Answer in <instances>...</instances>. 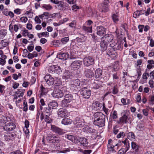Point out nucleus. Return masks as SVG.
<instances>
[{
    "mask_svg": "<svg viewBox=\"0 0 154 154\" xmlns=\"http://www.w3.org/2000/svg\"><path fill=\"white\" fill-rule=\"evenodd\" d=\"M106 116L101 112H97L93 116V124L99 127L105 125Z\"/></svg>",
    "mask_w": 154,
    "mask_h": 154,
    "instance_id": "1",
    "label": "nucleus"
},
{
    "mask_svg": "<svg viewBox=\"0 0 154 154\" xmlns=\"http://www.w3.org/2000/svg\"><path fill=\"white\" fill-rule=\"evenodd\" d=\"M130 112L128 110H125L121 113L122 116L119 119V123L123 125L128 123L130 118L129 117Z\"/></svg>",
    "mask_w": 154,
    "mask_h": 154,
    "instance_id": "2",
    "label": "nucleus"
},
{
    "mask_svg": "<svg viewBox=\"0 0 154 154\" xmlns=\"http://www.w3.org/2000/svg\"><path fill=\"white\" fill-rule=\"evenodd\" d=\"M80 81L78 79L71 80L70 87L72 89L75 91H78L80 88Z\"/></svg>",
    "mask_w": 154,
    "mask_h": 154,
    "instance_id": "3",
    "label": "nucleus"
},
{
    "mask_svg": "<svg viewBox=\"0 0 154 154\" xmlns=\"http://www.w3.org/2000/svg\"><path fill=\"white\" fill-rule=\"evenodd\" d=\"M60 139L58 137L54 136L51 134H48L46 137L47 142L49 143H54L60 142Z\"/></svg>",
    "mask_w": 154,
    "mask_h": 154,
    "instance_id": "4",
    "label": "nucleus"
},
{
    "mask_svg": "<svg viewBox=\"0 0 154 154\" xmlns=\"http://www.w3.org/2000/svg\"><path fill=\"white\" fill-rule=\"evenodd\" d=\"M83 62L85 66L88 67L94 64V58L91 56L86 57L83 59Z\"/></svg>",
    "mask_w": 154,
    "mask_h": 154,
    "instance_id": "5",
    "label": "nucleus"
},
{
    "mask_svg": "<svg viewBox=\"0 0 154 154\" xmlns=\"http://www.w3.org/2000/svg\"><path fill=\"white\" fill-rule=\"evenodd\" d=\"M109 0L105 1L99 5L100 10L102 12H107L109 10Z\"/></svg>",
    "mask_w": 154,
    "mask_h": 154,
    "instance_id": "6",
    "label": "nucleus"
},
{
    "mask_svg": "<svg viewBox=\"0 0 154 154\" xmlns=\"http://www.w3.org/2000/svg\"><path fill=\"white\" fill-rule=\"evenodd\" d=\"M64 88H66V87H63L62 88V90L59 89H55L52 93V95L54 98H60L62 97L64 95L63 91Z\"/></svg>",
    "mask_w": 154,
    "mask_h": 154,
    "instance_id": "7",
    "label": "nucleus"
},
{
    "mask_svg": "<svg viewBox=\"0 0 154 154\" xmlns=\"http://www.w3.org/2000/svg\"><path fill=\"white\" fill-rule=\"evenodd\" d=\"M122 142L124 144L125 146L119 151L118 154H125L130 147L129 143L127 141L126 139L122 141Z\"/></svg>",
    "mask_w": 154,
    "mask_h": 154,
    "instance_id": "8",
    "label": "nucleus"
},
{
    "mask_svg": "<svg viewBox=\"0 0 154 154\" xmlns=\"http://www.w3.org/2000/svg\"><path fill=\"white\" fill-rule=\"evenodd\" d=\"M80 94L83 98L88 99L91 96V92L90 90L85 87L82 89V90L80 91Z\"/></svg>",
    "mask_w": 154,
    "mask_h": 154,
    "instance_id": "9",
    "label": "nucleus"
},
{
    "mask_svg": "<svg viewBox=\"0 0 154 154\" xmlns=\"http://www.w3.org/2000/svg\"><path fill=\"white\" fill-rule=\"evenodd\" d=\"M57 115L59 118L62 119L67 117L68 113L67 110L65 109L60 108L58 110Z\"/></svg>",
    "mask_w": 154,
    "mask_h": 154,
    "instance_id": "10",
    "label": "nucleus"
},
{
    "mask_svg": "<svg viewBox=\"0 0 154 154\" xmlns=\"http://www.w3.org/2000/svg\"><path fill=\"white\" fill-rule=\"evenodd\" d=\"M82 61L81 60H75L72 62L70 66L73 69H79L82 64Z\"/></svg>",
    "mask_w": 154,
    "mask_h": 154,
    "instance_id": "11",
    "label": "nucleus"
},
{
    "mask_svg": "<svg viewBox=\"0 0 154 154\" xmlns=\"http://www.w3.org/2000/svg\"><path fill=\"white\" fill-rule=\"evenodd\" d=\"M47 83L49 85H53L54 83V79L49 74H47L44 77Z\"/></svg>",
    "mask_w": 154,
    "mask_h": 154,
    "instance_id": "12",
    "label": "nucleus"
},
{
    "mask_svg": "<svg viewBox=\"0 0 154 154\" xmlns=\"http://www.w3.org/2000/svg\"><path fill=\"white\" fill-rule=\"evenodd\" d=\"M16 127V125L13 122H9L6 124L4 126L3 128L5 130L10 131L12 130Z\"/></svg>",
    "mask_w": 154,
    "mask_h": 154,
    "instance_id": "13",
    "label": "nucleus"
},
{
    "mask_svg": "<svg viewBox=\"0 0 154 154\" xmlns=\"http://www.w3.org/2000/svg\"><path fill=\"white\" fill-rule=\"evenodd\" d=\"M84 121L82 119L77 117L75 119L74 122L77 127H81L84 125Z\"/></svg>",
    "mask_w": 154,
    "mask_h": 154,
    "instance_id": "14",
    "label": "nucleus"
},
{
    "mask_svg": "<svg viewBox=\"0 0 154 154\" xmlns=\"http://www.w3.org/2000/svg\"><path fill=\"white\" fill-rule=\"evenodd\" d=\"M97 34L100 36H102L106 32V28L102 26H97Z\"/></svg>",
    "mask_w": 154,
    "mask_h": 154,
    "instance_id": "15",
    "label": "nucleus"
},
{
    "mask_svg": "<svg viewBox=\"0 0 154 154\" xmlns=\"http://www.w3.org/2000/svg\"><path fill=\"white\" fill-rule=\"evenodd\" d=\"M114 36L112 34H107L105 36L101 38V40L105 41L107 42H111L113 40Z\"/></svg>",
    "mask_w": 154,
    "mask_h": 154,
    "instance_id": "16",
    "label": "nucleus"
},
{
    "mask_svg": "<svg viewBox=\"0 0 154 154\" xmlns=\"http://www.w3.org/2000/svg\"><path fill=\"white\" fill-rule=\"evenodd\" d=\"M113 141L111 139H109L108 141V144L107 145L108 149L109 151H112V152H116L115 150L114 147L115 146L113 145Z\"/></svg>",
    "mask_w": 154,
    "mask_h": 154,
    "instance_id": "17",
    "label": "nucleus"
},
{
    "mask_svg": "<svg viewBox=\"0 0 154 154\" xmlns=\"http://www.w3.org/2000/svg\"><path fill=\"white\" fill-rule=\"evenodd\" d=\"M51 129L55 133L58 134L60 135H62L64 133L63 130L57 127L54 125H51Z\"/></svg>",
    "mask_w": 154,
    "mask_h": 154,
    "instance_id": "18",
    "label": "nucleus"
},
{
    "mask_svg": "<svg viewBox=\"0 0 154 154\" xmlns=\"http://www.w3.org/2000/svg\"><path fill=\"white\" fill-rule=\"evenodd\" d=\"M84 73L85 76L87 78H91L94 76V73L93 70L91 69H87L84 71Z\"/></svg>",
    "mask_w": 154,
    "mask_h": 154,
    "instance_id": "19",
    "label": "nucleus"
},
{
    "mask_svg": "<svg viewBox=\"0 0 154 154\" xmlns=\"http://www.w3.org/2000/svg\"><path fill=\"white\" fill-rule=\"evenodd\" d=\"M66 137L69 140H71L74 143H76L78 142V140L77 138L73 135L70 134H67L66 136Z\"/></svg>",
    "mask_w": 154,
    "mask_h": 154,
    "instance_id": "20",
    "label": "nucleus"
},
{
    "mask_svg": "<svg viewBox=\"0 0 154 154\" xmlns=\"http://www.w3.org/2000/svg\"><path fill=\"white\" fill-rule=\"evenodd\" d=\"M102 71L100 69H97L95 73V77L97 79H99L102 78Z\"/></svg>",
    "mask_w": 154,
    "mask_h": 154,
    "instance_id": "21",
    "label": "nucleus"
},
{
    "mask_svg": "<svg viewBox=\"0 0 154 154\" xmlns=\"http://www.w3.org/2000/svg\"><path fill=\"white\" fill-rule=\"evenodd\" d=\"M72 77V73L69 71H65L63 74V79H71Z\"/></svg>",
    "mask_w": 154,
    "mask_h": 154,
    "instance_id": "22",
    "label": "nucleus"
},
{
    "mask_svg": "<svg viewBox=\"0 0 154 154\" xmlns=\"http://www.w3.org/2000/svg\"><path fill=\"white\" fill-rule=\"evenodd\" d=\"M69 57V54L66 53H63L59 54L57 55V57L60 59L65 60L67 59Z\"/></svg>",
    "mask_w": 154,
    "mask_h": 154,
    "instance_id": "23",
    "label": "nucleus"
},
{
    "mask_svg": "<svg viewBox=\"0 0 154 154\" xmlns=\"http://www.w3.org/2000/svg\"><path fill=\"white\" fill-rule=\"evenodd\" d=\"M78 140V142L79 141L81 144H82L83 146H87L88 142L86 139L84 137H80Z\"/></svg>",
    "mask_w": 154,
    "mask_h": 154,
    "instance_id": "24",
    "label": "nucleus"
},
{
    "mask_svg": "<svg viewBox=\"0 0 154 154\" xmlns=\"http://www.w3.org/2000/svg\"><path fill=\"white\" fill-rule=\"evenodd\" d=\"M100 42V47L102 51H104L106 49L107 47V42L105 41L101 40Z\"/></svg>",
    "mask_w": 154,
    "mask_h": 154,
    "instance_id": "25",
    "label": "nucleus"
},
{
    "mask_svg": "<svg viewBox=\"0 0 154 154\" xmlns=\"http://www.w3.org/2000/svg\"><path fill=\"white\" fill-rule=\"evenodd\" d=\"M66 101L69 102H71L72 101L73 99L72 95L70 94H65L64 96V99Z\"/></svg>",
    "mask_w": 154,
    "mask_h": 154,
    "instance_id": "26",
    "label": "nucleus"
},
{
    "mask_svg": "<svg viewBox=\"0 0 154 154\" xmlns=\"http://www.w3.org/2000/svg\"><path fill=\"white\" fill-rule=\"evenodd\" d=\"M132 148L135 150V153H138L139 150V146L136 143L134 142H131Z\"/></svg>",
    "mask_w": 154,
    "mask_h": 154,
    "instance_id": "27",
    "label": "nucleus"
},
{
    "mask_svg": "<svg viewBox=\"0 0 154 154\" xmlns=\"http://www.w3.org/2000/svg\"><path fill=\"white\" fill-rule=\"evenodd\" d=\"M40 88L41 90V93L40 94V97H41V95L46 94L48 92V89L47 88H45L42 85H41Z\"/></svg>",
    "mask_w": 154,
    "mask_h": 154,
    "instance_id": "28",
    "label": "nucleus"
},
{
    "mask_svg": "<svg viewBox=\"0 0 154 154\" xmlns=\"http://www.w3.org/2000/svg\"><path fill=\"white\" fill-rule=\"evenodd\" d=\"M48 106L51 108L54 109L58 106V104L56 101H53L50 103Z\"/></svg>",
    "mask_w": 154,
    "mask_h": 154,
    "instance_id": "29",
    "label": "nucleus"
},
{
    "mask_svg": "<svg viewBox=\"0 0 154 154\" xmlns=\"http://www.w3.org/2000/svg\"><path fill=\"white\" fill-rule=\"evenodd\" d=\"M119 16L118 13H116V14H113L112 16V17L113 22L115 23H116L119 20Z\"/></svg>",
    "mask_w": 154,
    "mask_h": 154,
    "instance_id": "30",
    "label": "nucleus"
},
{
    "mask_svg": "<svg viewBox=\"0 0 154 154\" xmlns=\"http://www.w3.org/2000/svg\"><path fill=\"white\" fill-rule=\"evenodd\" d=\"M104 103H101L100 102L96 101L95 103V106L97 110H100L103 107Z\"/></svg>",
    "mask_w": 154,
    "mask_h": 154,
    "instance_id": "31",
    "label": "nucleus"
},
{
    "mask_svg": "<svg viewBox=\"0 0 154 154\" xmlns=\"http://www.w3.org/2000/svg\"><path fill=\"white\" fill-rule=\"evenodd\" d=\"M70 103L68 101H66L64 99L62 101V106L63 107H70V105L69 104Z\"/></svg>",
    "mask_w": 154,
    "mask_h": 154,
    "instance_id": "32",
    "label": "nucleus"
},
{
    "mask_svg": "<svg viewBox=\"0 0 154 154\" xmlns=\"http://www.w3.org/2000/svg\"><path fill=\"white\" fill-rule=\"evenodd\" d=\"M72 120L69 119L65 118L63 119L62 121V123L64 125H68L71 124Z\"/></svg>",
    "mask_w": 154,
    "mask_h": 154,
    "instance_id": "33",
    "label": "nucleus"
},
{
    "mask_svg": "<svg viewBox=\"0 0 154 154\" xmlns=\"http://www.w3.org/2000/svg\"><path fill=\"white\" fill-rule=\"evenodd\" d=\"M86 131L87 133H90L92 134L97 133V131L96 130L93 129L90 127L88 128L86 130Z\"/></svg>",
    "mask_w": 154,
    "mask_h": 154,
    "instance_id": "34",
    "label": "nucleus"
},
{
    "mask_svg": "<svg viewBox=\"0 0 154 154\" xmlns=\"http://www.w3.org/2000/svg\"><path fill=\"white\" fill-rule=\"evenodd\" d=\"M7 31L6 29H1L0 30V39L3 38L6 35Z\"/></svg>",
    "mask_w": 154,
    "mask_h": 154,
    "instance_id": "35",
    "label": "nucleus"
},
{
    "mask_svg": "<svg viewBox=\"0 0 154 154\" xmlns=\"http://www.w3.org/2000/svg\"><path fill=\"white\" fill-rule=\"evenodd\" d=\"M86 39L84 35H82L81 36L79 37H77L76 38V40L78 42H84Z\"/></svg>",
    "mask_w": 154,
    "mask_h": 154,
    "instance_id": "36",
    "label": "nucleus"
},
{
    "mask_svg": "<svg viewBox=\"0 0 154 154\" xmlns=\"http://www.w3.org/2000/svg\"><path fill=\"white\" fill-rule=\"evenodd\" d=\"M92 26H83L82 27L83 29L86 32H91L92 31Z\"/></svg>",
    "mask_w": 154,
    "mask_h": 154,
    "instance_id": "37",
    "label": "nucleus"
},
{
    "mask_svg": "<svg viewBox=\"0 0 154 154\" xmlns=\"http://www.w3.org/2000/svg\"><path fill=\"white\" fill-rule=\"evenodd\" d=\"M61 72L60 68L58 66H54V73L60 74Z\"/></svg>",
    "mask_w": 154,
    "mask_h": 154,
    "instance_id": "38",
    "label": "nucleus"
},
{
    "mask_svg": "<svg viewBox=\"0 0 154 154\" xmlns=\"http://www.w3.org/2000/svg\"><path fill=\"white\" fill-rule=\"evenodd\" d=\"M51 108L49 106L47 108H46L45 112L47 114L46 115V117H48L51 115Z\"/></svg>",
    "mask_w": 154,
    "mask_h": 154,
    "instance_id": "39",
    "label": "nucleus"
},
{
    "mask_svg": "<svg viewBox=\"0 0 154 154\" xmlns=\"http://www.w3.org/2000/svg\"><path fill=\"white\" fill-rule=\"evenodd\" d=\"M127 137L130 140H132L135 139V135L133 132H130L128 133Z\"/></svg>",
    "mask_w": 154,
    "mask_h": 154,
    "instance_id": "40",
    "label": "nucleus"
},
{
    "mask_svg": "<svg viewBox=\"0 0 154 154\" xmlns=\"http://www.w3.org/2000/svg\"><path fill=\"white\" fill-rule=\"evenodd\" d=\"M98 82L96 81L93 84V88L95 89H98L101 86V85L100 83H99Z\"/></svg>",
    "mask_w": 154,
    "mask_h": 154,
    "instance_id": "41",
    "label": "nucleus"
},
{
    "mask_svg": "<svg viewBox=\"0 0 154 154\" xmlns=\"http://www.w3.org/2000/svg\"><path fill=\"white\" fill-rule=\"evenodd\" d=\"M69 37H66L63 38L61 39V42L63 44H64L67 43L69 41Z\"/></svg>",
    "mask_w": 154,
    "mask_h": 154,
    "instance_id": "42",
    "label": "nucleus"
},
{
    "mask_svg": "<svg viewBox=\"0 0 154 154\" xmlns=\"http://www.w3.org/2000/svg\"><path fill=\"white\" fill-rule=\"evenodd\" d=\"M5 87L2 85H0V92L3 94L5 93Z\"/></svg>",
    "mask_w": 154,
    "mask_h": 154,
    "instance_id": "43",
    "label": "nucleus"
},
{
    "mask_svg": "<svg viewBox=\"0 0 154 154\" xmlns=\"http://www.w3.org/2000/svg\"><path fill=\"white\" fill-rule=\"evenodd\" d=\"M43 8H44L47 10H49L52 8V7L50 5H43L42 6Z\"/></svg>",
    "mask_w": 154,
    "mask_h": 154,
    "instance_id": "44",
    "label": "nucleus"
},
{
    "mask_svg": "<svg viewBox=\"0 0 154 154\" xmlns=\"http://www.w3.org/2000/svg\"><path fill=\"white\" fill-rule=\"evenodd\" d=\"M117 85H115L113 87V88L112 90V93L114 94H115L118 93V90L117 88Z\"/></svg>",
    "mask_w": 154,
    "mask_h": 154,
    "instance_id": "45",
    "label": "nucleus"
},
{
    "mask_svg": "<svg viewBox=\"0 0 154 154\" xmlns=\"http://www.w3.org/2000/svg\"><path fill=\"white\" fill-rule=\"evenodd\" d=\"M121 48V45H120L119 43H117L115 44V46H114V47L113 48V50L114 51L116 50H119L120 49V48Z\"/></svg>",
    "mask_w": 154,
    "mask_h": 154,
    "instance_id": "46",
    "label": "nucleus"
},
{
    "mask_svg": "<svg viewBox=\"0 0 154 154\" xmlns=\"http://www.w3.org/2000/svg\"><path fill=\"white\" fill-rule=\"evenodd\" d=\"M54 65L51 66L48 69V71L50 73H52L54 72Z\"/></svg>",
    "mask_w": 154,
    "mask_h": 154,
    "instance_id": "47",
    "label": "nucleus"
},
{
    "mask_svg": "<svg viewBox=\"0 0 154 154\" xmlns=\"http://www.w3.org/2000/svg\"><path fill=\"white\" fill-rule=\"evenodd\" d=\"M143 14L144 13L141 14L139 12V11L137 10L135 12L133 15V17L136 18L137 17V16H139L140 15Z\"/></svg>",
    "mask_w": 154,
    "mask_h": 154,
    "instance_id": "48",
    "label": "nucleus"
},
{
    "mask_svg": "<svg viewBox=\"0 0 154 154\" xmlns=\"http://www.w3.org/2000/svg\"><path fill=\"white\" fill-rule=\"evenodd\" d=\"M27 0H14L15 3L19 5H21L26 2Z\"/></svg>",
    "mask_w": 154,
    "mask_h": 154,
    "instance_id": "49",
    "label": "nucleus"
},
{
    "mask_svg": "<svg viewBox=\"0 0 154 154\" xmlns=\"http://www.w3.org/2000/svg\"><path fill=\"white\" fill-rule=\"evenodd\" d=\"M125 136V133L122 131L120 132L117 136V137L118 138H120V137H123Z\"/></svg>",
    "mask_w": 154,
    "mask_h": 154,
    "instance_id": "50",
    "label": "nucleus"
},
{
    "mask_svg": "<svg viewBox=\"0 0 154 154\" xmlns=\"http://www.w3.org/2000/svg\"><path fill=\"white\" fill-rule=\"evenodd\" d=\"M2 44L3 46L5 47L8 46L9 44V42L6 41V40H2L1 41Z\"/></svg>",
    "mask_w": 154,
    "mask_h": 154,
    "instance_id": "51",
    "label": "nucleus"
},
{
    "mask_svg": "<svg viewBox=\"0 0 154 154\" xmlns=\"http://www.w3.org/2000/svg\"><path fill=\"white\" fill-rule=\"evenodd\" d=\"M112 51H111V50H109V49H108V50L106 51L107 54L109 55V56H110V57H114L115 56H116L115 54H113L112 53Z\"/></svg>",
    "mask_w": 154,
    "mask_h": 154,
    "instance_id": "52",
    "label": "nucleus"
},
{
    "mask_svg": "<svg viewBox=\"0 0 154 154\" xmlns=\"http://www.w3.org/2000/svg\"><path fill=\"white\" fill-rule=\"evenodd\" d=\"M137 129L138 131H142L144 129V126L142 125L139 124L137 125Z\"/></svg>",
    "mask_w": 154,
    "mask_h": 154,
    "instance_id": "53",
    "label": "nucleus"
},
{
    "mask_svg": "<svg viewBox=\"0 0 154 154\" xmlns=\"http://www.w3.org/2000/svg\"><path fill=\"white\" fill-rule=\"evenodd\" d=\"M102 109L106 115H108L109 114L108 109L105 107L104 103H103V105L102 107Z\"/></svg>",
    "mask_w": 154,
    "mask_h": 154,
    "instance_id": "54",
    "label": "nucleus"
},
{
    "mask_svg": "<svg viewBox=\"0 0 154 154\" xmlns=\"http://www.w3.org/2000/svg\"><path fill=\"white\" fill-rule=\"evenodd\" d=\"M49 116L48 117H46L45 119V121L47 123H50L52 122V120L49 117Z\"/></svg>",
    "mask_w": 154,
    "mask_h": 154,
    "instance_id": "55",
    "label": "nucleus"
},
{
    "mask_svg": "<svg viewBox=\"0 0 154 154\" xmlns=\"http://www.w3.org/2000/svg\"><path fill=\"white\" fill-rule=\"evenodd\" d=\"M20 20L22 22L26 23L28 20L27 17H23L20 18Z\"/></svg>",
    "mask_w": 154,
    "mask_h": 154,
    "instance_id": "56",
    "label": "nucleus"
},
{
    "mask_svg": "<svg viewBox=\"0 0 154 154\" xmlns=\"http://www.w3.org/2000/svg\"><path fill=\"white\" fill-rule=\"evenodd\" d=\"M113 80L118 79H119V77L118 75V74L117 72L114 73L112 75Z\"/></svg>",
    "mask_w": 154,
    "mask_h": 154,
    "instance_id": "57",
    "label": "nucleus"
},
{
    "mask_svg": "<svg viewBox=\"0 0 154 154\" xmlns=\"http://www.w3.org/2000/svg\"><path fill=\"white\" fill-rule=\"evenodd\" d=\"M144 26L143 25H140L138 26V28L139 29V31L140 32H143V29L144 28Z\"/></svg>",
    "mask_w": 154,
    "mask_h": 154,
    "instance_id": "58",
    "label": "nucleus"
},
{
    "mask_svg": "<svg viewBox=\"0 0 154 154\" xmlns=\"http://www.w3.org/2000/svg\"><path fill=\"white\" fill-rule=\"evenodd\" d=\"M9 154H22V153L20 150H17L11 152Z\"/></svg>",
    "mask_w": 154,
    "mask_h": 154,
    "instance_id": "59",
    "label": "nucleus"
},
{
    "mask_svg": "<svg viewBox=\"0 0 154 154\" xmlns=\"http://www.w3.org/2000/svg\"><path fill=\"white\" fill-rule=\"evenodd\" d=\"M5 140L6 141H9L11 140V136H10L9 134L7 135H5Z\"/></svg>",
    "mask_w": 154,
    "mask_h": 154,
    "instance_id": "60",
    "label": "nucleus"
},
{
    "mask_svg": "<svg viewBox=\"0 0 154 154\" xmlns=\"http://www.w3.org/2000/svg\"><path fill=\"white\" fill-rule=\"evenodd\" d=\"M35 21L37 23H40L41 21L39 19V17L38 16H36L35 18Z\"/></svg>",
    "mask_w": 154,
    "mask_h": 154,
    "instance_id": "61",
    "label": "nucleus"
},
{
    "mask_svg": "<svg viewBox=\"0 0 154 154\" xmlns=\"http://www.w3.org/2000/svg\"><path fill=\"white\" fill-rule=\"evenodd\" d=\"M117 117V112L116 111H114L112 115V118L113 119H116Z\"/></svg>",
    "mask_w": 154,
    "mask_h": 154,
    "instance_id": "62",
    "label": "nucleus"
},
{
    "mask_svg": "<svg viewBox=\"0 0 154 154\" xmlns=\"http://www.w3.org/2000/svg\"><path fill=\"white\" fill-rule=\"evenodd\" d=\"M41 35H42V36H43L45 37H48L49 36V33L47 32H45L41 33Z\"/></svg>",
    "mask_w": 154,
    "mask_h": 154,
    "instance_id": "63",
    "label": "nucleus"
},
{
    "mask_svg": "<svg viewBox=\"0 0 154 154\" xmlns=\"http://www.w3.org/2000/svg\"><path fill=\"white\" fill-rule=\"evenodd\" d=\"M53 45L56 46H58V44H60V41L59 40H55L53 42Z\"/></svg>",
    "mask_w": 154,
    "mask_h": 154,
    "instance_id": "64",
    "label": "nucleus"
}]
</instances>
